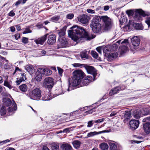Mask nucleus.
Returning a JSON list of instances; mask_svg holds the SVG:
<instances>
[{"instance_id":"1","label":"nucleus","mask_w":150,"mask_h":150,"mask_svg":"<svg viewBox=\"0 0 150 150\" xmlns=\"http://www.w3.org/2000/svg\"><path fill=\"white\" fill-rule=\"evenodd\" d=\"M68 34L72 40L77 42L81 41L82 38L90 40L95 37L89 35L83 28L77 25H74L68 31Z\"/></svg>"},{"instance_id":"2","label":"nucleus","mask_w":150,"mask_h":150,"mask_svg":"<svg viewBox=\"0 0 150 150\" xmlns=\"http://www.w3.org/2000/svg\"><path fill=\"white\" fill-rule=\"evenodd\" d=\"M83 72L81 70L74 71L73 73L71 82L73 86H76L80 83L84 76Z\"/></svg>"},{"instance_id":"3","label":"nucleus","mask_w":150,"mask_h":150,"mask_svg":"<svg viewBox=\"0 0 150 150\" xmlns=\"http://www.w3.org/2000/svg\"><path fill=\"white\" fill-rule=\"evenodd\" d=\"M120 43L121 44L119 50L120 54H122L128 50V48L126 45L128 43V40L127 39H125L124 40H121L117 41L115 44L112 45V50L115 51L117 50L118 48L117 44H120Z\"/></svg>"},{"instance_id":"4","label":"nucleus","mask_w":150,"mask_h":150,"mask_svg":"<svg viewBox=\"0 0 150 150\" xmlns=\"http://www.w3.org/2000/svg\"><path fill=\"white\" fill-rule=\"evenodd\" d=\"M30 98L33 100H38L41 97V91L40 88H37L31 91L29 95Z\"/></svg>"},{"instance_id":"5","label":"nucleus","mask_w":150,"mask_h":150,"mask_svg":"<svg viewBox=\"0 0 150 150\" xmlns=\"http://www.w3.org/2000/svg\"><path fill=\"white\" fill-rule=\"evenodd\" d=\"M3 102H4V107L8 106L11 105L13 107V108L9 107L8 108V111L9 112H13V111L16 110V104L13 100L12 102L10 99L9 98H5L3 99Z\"/></svg>"},{"instance_id":"6","label":"nucleus","mask_w":150,"mask_h":150,"mask_svg":"<svg viewBox=\"0 0 150 150\" xmlns=\"http://www.w3.org/2000/svg\"><path fill=\"white\" fill-rule=\"evenodd\" d=\"M54 85V79L51 77L45 78L42 83V86L46 88L51 89Z\"/></svg>"},{"instance_id":"7","label":"nucleus","mask_w":150,"mask_h":150,"mask_svg":"<svg viewBox=\"0 0 150 150\" xmlns=\"http://www.w3.org/2000/svg\"><path fill=\"white\" fill-rule=\"evenodd\" d=\"M101 19L105 24L104 30H107L110 28L111 24V19L107 16H101Z\"/></svg>"},{"instance_id":"8","label":"nucleus","mask_w":150,"mask_h":150,"mask_svg":"<svg viewBox=\"0 0 150 150\" xmlns=\"http://www.w3.org/2000/svg\"><path fill=\"white\" fill-rule=\"evenodd\" d=\"M90 27L91 28L92 31L96 33L101 32L103 28V26L100 23L90 25Z\"/></svg>"},{"instance_id":"9","label":"nucleus","mask_w":150,"mask_h":150,"mask_svg":"<svg viewBox=\"0 0 150 150\" xmlns=\"http://www.w3.org/2000/svg\"><path fill=\"white\" fill-rule=\"evenodd\" d=\"M146 16V14L144 11L142 10H137L135 13V18L136 20L139 21L142 20V16L145 17Z\"/></svg>"},{"instance_id":"10","label":"nucleus","mask_w":150,"mask_h":150,"mask_svg":"<svg viewBox=\"0 0 150 150\" xmlns=\"http://www.w3.org/2000/svg\"><path fill=\"white\" fill-rule=\"evenodd\" d=\"M78 21L82 24H86L87 23L90 19L89 17L85 14H83L77 18Z\"/></svg>"},{"instance_id":"11","label":"nucleus","mask_w":150,"mask_h":150,"mask_svg":"<svg viewBox=\"0 0 150 150\" xmlns=\"http://www.w3.org/2000/svg\"><path fill=\"white\" fill-rule=\"evenodd\" d=\"M85 67L88 74L93 75L94 78L93 81H94L95 80V78L97 75V74L96 73L95 69L94 67L90 66H85Z\"/></svg>"},{"instance_id":"12","label":"nucleus","mask_w":150,"mask_h":150,"mask_svg":"<svg viewBox=\"0 0 150 150\" xmlns=\"http://www.w3.org/2000/svg\"><path fill=\"white\" fill-rule=\"evenodd\" d=\"M43 70L40 68H38L37 69V71L35 74V79L38 81H40L42 78L43 75H44L42 71Z\"/></svg>"},{"instance_id":"13","label":"nucleus","mask_w":150,"mask_h":150,"mask_svg":"<svg viewBox=\"0 0 150 150\" xmlns=\"http://www.w3.org/2000/svg\"><path fill=\"white\" fill-rule=\"evenodd\" d=\"M48 34H46L41 37L35 40L34 42L37 44L42 45L46 41Z\"/></svg>"},{"instance_id":"14","label":"nucleus","mask_w":150,"mask_h":150,"mask_svg":"<svg viewBox=\"0 0 150 150\" xmlns=\"http://www.w3.org/2000/svg\"><path fill=\"white\" fill-rule=\"evenodd\" d=\"M139 122L138 120H131L129 122L130 127L132 129H135L138 127Z\"/></svg>"},{"instance_id":"15","label":"nucleus","mask_w":150,"mask_h":150,"mask_svg":"<svg viewBox=\"0 0 150 150\" xmlns=\"http://www.w3.org/2000/svg\"><path fill=\"white\" fill-rule=\"evenodd\" d=\"M135 23H134L133 21H129L128 24L124 28V31H130L131 30H134Z\"/></svg>"},{"instance_id":"16","label":"nucleus","mask_w":150,"mask_h":150,"mask_svg":"<svg viewBox=\"0 0 150 150\" xmlns=\"http://www.w3.org/2000/svg\"><path fill=\"white\" fill-rule=\"evenodd\" d=\"M131 42L132 45L134 47V49H136L139 44L140 39L137 36H135L132 38Z\"/></svg>"},{"instance_id":"17","label":"nucleus","mask_w":150,"mask_h":150,"mask_svg":"<svg viewBox=\"0 0 150 150\" xmlns=\"http://www.w3.org/2000/svg\"><path fill=\"white\" fill-rule=\"evenodd\" d=\"M1 58L2 59V60H3V61H5V62H4V68L6 69H11L12 66V64L9 62L4 57H1Z\"/></svg>"},{"instance_id":"18","label":"nucleus","mask_w":150,"mask_h":150,"mask_svg":"<svg viewBox=\"0 0 150 150\" xmlns=\"http://www.w3.org/2000/svg\"><path fill=\"white\" fill-rule=\"evenodd\" d=\"M91 77L90 76H88V78L87 79H83L82 81H81L80 84L78 85H80L81 86H85L92 81V80H91Z\"/></svg>"},{"instance_id":"19","label":"nucleus","mask_w":150,"mask_h":150,"mask_svg":"<svg viewBox=\"0 0 150 150\" xmlns=\"http://www.w3.org/2000/svg\"><path fill=\"white\" fill-rule=\"evenodd\" d=\"M56 37L54 34H52L48 37L47 42L49 44H52L56 42Z\"/></svg>"},{"instance_id":"20","label":"nucleus","mask_w":150,"mask_h":150,"mask_svg":"<svg viewBox=\"0 0 150 150\" xmlns=\"http://www.w3.org/2000/svg\"><path fill=\"white\" fill-rule=\"evenodd\" d=\"M143 128L144 132L146 134L150 133V122H146L143 125Z\"/></svg>"},{"instance_id":"21","label":"nucleus","mask_w":150,"mask_h":150,"mask_svg":"<svg viewBox=\"0 0 150 150\" xmlns=\"http://www.w3.org/2000/svg\"><path fill=\"white\" fill-rule=\"evenodd\" d=\"M62 150H71L72 148L71 146L67 143H63L60 146Z\"/></svg>"},{"instance_id":"22","label":"nucleus","mask_w":150,"mask_h":150,"mask_svg":"<svg viewBox=\"0 0 150 150\" xmlns=\"http://www.w3.org/2000/svg\"><path fill=\"white\" fill-rule=\"evenodd\" d=\"M25 70L30 74H33L35 71L34 67L31 64H28L25 67Z\"/></svg>"},{"instance_id":"23","label":"nucleus","mask_w":150,"mask_h":150,"mask_svg":"<svg viewBox=\"0 0 150 150\" xmlns=\"http://www.w3.org/2000/svg\"><path fill=\"white\" fill-rule=\"evenodd\" d=\"M101 18L99 16H95L93 18L92 21L90 25L96 24L97 23H100L99 22L101 20Z\"/></svg>"},{"instance_id":"24","label":"nucleus","mask_w":150,"mask_h":150,"mask_svg":"<svg viewBox=\"0 0 150 150\" xmlns=\"http://www.w3.org/2000/svg\"><path fill=\"white\" fill-rule=\"evenodd\" d=\"M26 77L25 74L24 73L21 74V76L20 78H17V80L16 81L17 84H19L21 82L24 81Z\"/></svg>"},{"instance_id":"25","label":"nucleus","mask_w":150,"mask_h":150,"mask_svg":"<svg viewBox=\"0 0 150 150\" xmlns=\"http://www.w3.org/2000/svg\"><path fill=\"white\" fill-rule=\"evenodd\" d=\"M41 69L43 70L42 73L45 76H49L51 75L52 73V71L48 68H41Z\"/></svg>"},{"instance_id":"26","label":"nucleus","mask_w":150,"mask_h":150,"mask_svg":"<svg viewBox=\"0 0 150 150\" xmlns=\"http://www.w3.org/2000/svg\"><path fill=\"white\" fill-rule=\"evenodd\" d=\"M80 55L82 59L83 60H85L88 58V56L86 51H84L81 52Z\"/></svg>"},{"instance_id":"27","label":"nucleus","mask_w":150,"mask_h":150,"mask_svg":"<svg viewBox=\"0 0 150 150\" xmlns=\"http://www.w3.org/2000/svg\"><path fill=\"white\" fill-rule=\"evenodd\" d=\"M107 56L108 57V60L110 61L115 59L117 56L118 54L117 52H115L114 53H111Z\"/></svg>"},{"instance_id":"28","label":"nucleus","mask_w":150,"mask_h":150,"mask_svg":"<svg viewBox=\"0 0 150 150\" xmlns=\"http://www.w3.org/2000/svg\"><path fill=\"white\" fill-rule=\"evenodd\" d=\"M104 132V131H102L98 132H96V131H95L94 132H90L88 133L87 135V137H93V136L96 135H97L98 134H100Z\"/></svg>"},{"instance_id":"29","label":"nucleus","mask_w":150,"mask_h":150,"mask_svg":"<svg viewBox=\"0 0 150 150\" xmlns=\"http://www.w3.org/2000/svg\"><path fill=\"white\" fill-rule=\"evenodd\" d=\"M121 90V88L119 87H116L112 89L110 92L109 95L112 96L114 94H116L119 91Z\"/></svg>"},{"instance_id":"30","label":"nucleus","mask_w":150,"mask_h":150,"mask_svg":"<svg viewBox=\"0 0 150 150\" xmlns=\"http://www.w3.org/2000/svg\"><path fill=\"white\" fill-rule=\"evenodd\" d=\"M19 89L22 92H26L28 89V86L26 84H23L19 86Z\"/></svg>"},{"instance_id":"31","label":"nucleus","mask_w":150,"mask_h":150,"mask_svg":"<svg viewBox=\"0 0 150 150\" xmlns=\"http://www.w3.org/2000/svg\"><path fill=\"white\" fill-rule=\"evenodd\" d=\"M99 146L102 150H108V144L104 142L100 144Z\"/></svg>"},{"instance_id":"32","label":"nucleus","mask_w":150,"mask_h":150,"mask_svg":"<svg viewBox=\"0 0 150 150\" xmlns=\"http://www.w3.org/2000/svg\"><path fill=\"white\" fill-rule=\"evenodd\" d=\"M66 28L63 27L62 29H61L60 31L58 33L59 37V38H61L63 37H64V35L65 34Z\"/></svg>"},{"instance_id":"33","label":"nucleus","mask_w":150,"mask_h":150,"mask_svg":"<svg viewBox=\"0 0 150 150\" xmlns=\"http://www.w3.org/2000/svg\"><path fill=\"white\" fill-rule=\"evenodd\" d=\"M72 144L74 148L76 149L79 148L81 145V142L78 140H74L72 142Z\"/></svg>"},{"instance_id":"34","label":"nucleus","mask_w":150,"mask_h":150,"mask_svg":"<svg viewBox=\"0 0 150 150\" xmlns=\"http://www.w3.org/2000/svg\"><path fill=\"white\" fill-rule=\"evenodd\" d=\"M51 148L52 150H58L59 148V144L54 143L51 145Z\"/></svg>"},{"instance_id":"35","label":"nucleus","mask_w":150,"mask_h":150,"mask_svg":"<svg viewBox=\"0 0 150 150\" xmlns=\"http://www.w3.org/2000/svg\"><path fill=\"white\" fill-rule=\"evenodd\" d=\"M52 98V96L50 94L46 95L42 98V100L45 101L49 100Z\"/></svg>"},{"instance_id":"36","label":"nucleus","mask_w":150,"mask_h":150,"mask_svg":"<svg viewBox=\"0 0 150 150\" xmlns=\"http://www.w3.org/2000/svg\"><path fill=\"white\" fill-rule=\"evenodd\" d=\"M60 19V17L59 16H55L50 19V21L54 22H57Z\"/></svg>"},{"instance_id":"37","label":"nucleus","mask_w":150,"mask_h":150,"mask_svg":"<svg viewBox=\"0 0 150 150\" xmlns=\"http://www.w3.org/2000/svg\"><path fill=\"white\" fill-rule=\"evenodd\" d=\"M59 40L62 45H66L68 44V41L64 37H63L61 38H59Z\"/></svg>"},{"instance_id":"38","label":"nucleus","mask_w":150,"mask_h":150,"mask_svg":"<svg viewBox=\"0 0 150 150\" xmlns=\"http://www.w3.org/2000/svg\"><path fill=\"white\" fill-rule=\"evenodd\" d=\"M131 112L130 111L125 112V114L124 116V117L125 119H128L131 117Z\"/></svg>"},{"instance_id":"39","label":"nucleus","mask_w":150,"mask_h":150,"mask_svg":"<svg viewBox=\"0 0 150 150\" xmlns=\"http://www.w3.org/2000/svg\"><path fill=\"white\" fill-rule=\"evenodd\" d=\"M134 29L137 30H142L143 29V27L142 25L138 23H135L134 24Z\"/></svg>"},{"instance_id":"40","label":"nucleus","mask_w":150,"mask_h":150,"mask_svg":"<svg viewBox=\"0 0 150 150\" xmlns=\"http://www.w3.org/2000/svg\"><path fill=\"white\" fill-rule=\"evenodd\" d=\"M11 82H9L6 80L4 81V85L6 86L7 87L9 88H11L12 87L11 86Z\"/></svg>"},{"instance_id":"41","label":"nucleus","mask_w":150,"mask_h":150,"mask_svg":"<svg viewBox=\"0 0 150 150\" xmlns=\"http://www.w3.org/2000/svg\"><path fill=\"white\" fill-rule=\"evenodd\" d=\"M103 50L104 53L105 54V55H108L110 52V50L108 47H105L103 49Z\"/></svg>"},{"instance_id":"42","label":"nucleus","mask_w":150,"mask_h":150,"mask_svg":"<svg viewBox=\"0 0 150 150\" xmlns=\"http://www.w3.org/2000/svg\"><path fill=\"white\" fill-rule=\"evenodd\" d=\"M110 149L111 150H115L117 148L116 145L113 143H110Z\"/></svg>"},{"instance_id":"43","label":"nucleus","mask_w":150,"mask_h":150,"mask_svg":"<svg viewBox=\"0 0 150 150\" xmlns=\"http://www.w3.org/2000/svg\"><path fill=\"white\" fill-rule=\"evenodd\" d=\"M91 54L92 56L95 58L97 59L98 57V54L95 51H92Z\"/></svg>"},{"instance_id":"44","label":"nucleus","mask_w":150,"mask_h":150,"mask_svg":"<svg viewBox=\"0 0 150 150\" xmlns=\"http://www.w3.org/2000/svg\"><path fill=\"white\" fill-rule=\"evenodd\" d=\"M83 64H82L78 63H74L72 64V66L75 67H82V66Z\"/></svg>"},{"instance_id":"45","label":"nucleus","mask_w":150,"mask_h":150,"mask_svg":"<svg viewBox=\"0 0 150 150\" xmlns=\"http://www.w3.org/2000/svg\"><path fill=\"white\" fill-rule=\"evenodd\" d=\"M74 127H71L66 128L64 129L63 132H69L73 130Z\"/></svg>"},{"instance_id":"46","label":"nucleus","mask_w":150,"mask_h":150,"mask_svg":"<svg viewBox=\"0 0 150 150\" xmlns=\"http://www.w3.org/2000/svg\"><path fill=\"white\" fill-rule=\"evenodd\" d=\"M5 107L3 106L0 110V112L1 115H4L6 113V111L4 109V107Z\"/></svg>"},{"instance_id":"47","label":"nucleus","mask_w":150,"mask_h":150,"mask_svg":"<svg viewBox=\"0 0 150 150\" xmlns=\"http://www.w3.org/2000/svg\"><path fill=\"white\" fill-rule=\"evenodd\" d=\"M31 32L32 31L29 28H25V30L23 32V34H25L26 33H31Z\"/></svg>"},{"instance_id":"48","label":"nucleus","mask_w":150,"mask_h":150,"mask_svg":"<svg viewBox=\"0 0 150 150\" xmlns=\"http://www.w3.org/2000/svg\"><path fill=\"white\" fill-rule=\"evenodd\" d=\"M28 38L23 37L22 38V41L24 44H27L28 42Z\"/></svg>"},{"instance_id":"49","label":"nucleus","mask_w":150,"mask_h":150,"mask_svg":"<svg viewBox=\"0 0 150 150\" xmlns=\"http://www.w3.org/2000/svg\"><path fill=\"white\" fill-rule=\"evenodd\" d=\"M95 109V108H94L90 110L86 111L85 112V113H86V114L87 115L88 114H90L92 112H94L96 111Z\"/></svg>"},{"instance_id":"50","label":"nucleus","mask_w":150,"mask_h":150,"mask_svg":"<svg viewBox=\"0 0 150 150\" xmlns=\"http://www.w3.org/2000/svg\"><path fill=\"white\" fill-rule=\"evenodd\" d=\"M74 15L73 13H69L67 15L66 17L68 19H71L73 18Z\"/></svg>"},{"instance_id":"51","label":"nucleus","mask_w":150,"mask_h":150,"mask_svg":"<svg viewBox=\"0 0 150 150\" xmlns=\"http://www.w3.org/2000/svg\"><path fill=\"white\" fill-rule=\"evenodd\" d=\"M22 0H19L16 2H15L13 5H14L16 6L17 7L18 6V5H20L22 3Z\"/></svg>"},{"instance_id":"52","label":"nucleus","mask_w":150,"mask_h":150,"mask_svg":"<svg viewBox=\"0 0 150 150\" xmlns=\"http://www.w3.org/2000/svg\"><path fill=\"white\" fill-rule=\"evenodd\" d=\"M145 22L149 27L150 26V16L146 18Z\"/></svg>"},{"instance_id":"53","label":"nucleus","mask_w":150,"mask_h":150,"mask_svg":"<svg viewBox=\"0 0 150 150\" xmlns=\"http://www.w3.org/2000/svg\"><path fill=\"white\" fill-rule=\"evenodd\" d=\"M93 121H89L88 123V127H91L93 125Z\"/></svg>"},{"instance_id":"54","label":"nucleus","mask_w":150,"mask_h":150,"mask_svg":"<svg viewBox=\"0 0 150 150\" xmlns=\"http://www.w3.org/2000/svg\"><path fill=\"white\" fill-rule=\"evenodd\" d=\"M96 50L98 51V52L99 53L101 54V50L102 49V47H97L96 48Z\"/></svg>"},{"instance_id":"55","label":"nucleus","mask_w":150,"mask_h":150,"mask_svg":"<svg viewBox=\"0 0 150 150\" xmlns=\"http://www.w3.org/2000/svg\"><path fill=\"white\" fill-rule=\"evenodd\" d=\"M104 120V119L102 118L101 119H99L97 120H95L94 121L95 123H100L103 122V121Z\"/></svg>"},{"instance_id":"56","label":"nucleus","mask_w":150,"mask_h":150,"mask_svg":"<svg viewBox=\"0 0 150 150\" xmlns=\"http://www.w3.org/2000/svg\"><path fill=\"white\" fill-rule=\"evenodd\" d=\"M86 11L89 13H95L94 10L91 9H87Z\"/></svg>"},{"instance_id":"57","label":"nucleus","mask_w":150,"mask_h":150,"mask_svg":"<svg viewBox=\"0 0 150 150\" xmlns=\"http://www.w3.org/2000/svg\"><path fill=\"white\" fill-rule=\"evenodd\" d=\"M57 69L58 71L59 74L60 75H61L63 73V70L59 67H57Z\"/></svg>"},{"instance_id":"58","label":"nucleus","mask_w":150,"mask_h":150,"mask_svg":"<svg viewBox=\"0 0 150 150\" xmlns=\"http://www.w3.org/2000/svg\"><path fill=\"white\" fill-rule=\"evenodd\" d=\"M15 15V13L13 12V10L11 11L9 13L8 15L9 16L13 17Z\"/></svg>"},{"instance_id":"59","label":"nucleus","mask_w":150,"mask_h":150,"mask_svg":"<svg viewBox=\"0 0 150 150\" xmlns=\"http://www.w3.org/2000/svg\"><path fill=\"white\" fill-rule=\"evenodd\" d=\"M36 26L38 28L40 29L42 27L43 24H40V23H38L36 25Z\"/></svg>"},{"instance_id":"60","label":"nucleus","mask_w":150,"mask_h":150,"mask_svg":"<svg viewBox=\"0 0 150 150\" xmlns=\"http://www.w3.org/2000/svg\"><path fill=\"white\" fill-rule=\"evenodd\" d=\"M117 114V112L116 111L112 112L110 114V117L116 115Z\"/></svg>"},{"instance_id":"61","label":"nucleus","mask_w":150,"mask_h":150,"mask_svg":"<svg viewBox=\"0 0 150 150\" xmlns=\"http://www.w3.org/2000/svg\"><path fill=\"white\" fill-rule=\"evenodd\" d=\"M9 141H10L8 139L5 140L3 141H0V144L2 143H3V144H4L8 142Z\"/></svg>"},{"instance_id":"62","label":"nucleus","mask_w":150,"mask_h":150,"mask_svg":"<svg viewBox=\"0 0 150 150\" xmlns=\"http://www.w3.org/2000/svg\"><path fill=\"white\" fill-rule=\"evenodd\" d=\"M15 38L16 40L20 38V34L19 33H16L15 35Z\"/></svg>"},{"instance_id":"63","label":"nucleus","mask_w":150,"mask_h":150,"mask_svg":"<svg viewBox=\"0 0 150 150\" xmlns=\"http://www.w3.org/2000/svg\"><path fill=\"white\" fill-rule=\"evenodd\" d=\"M126 13L128 15H131L132 14V11L131 10H127L126 11Z\"/></svg>"},{"instance_id":"64","label":"nucleus","mask_w":150,"mask_h":150,"mask_svg":"<svg viewBox=\"0 0 150 150\" xmlns=\"http://www.w3.org/2000/svg\"><path fill=\"white\" fill-rule=\"evenodd\" d=\"M110 7L108 6H105L104 7L103 10L105 11H107L109 9Z\"/></svg>"}]
</instances>
